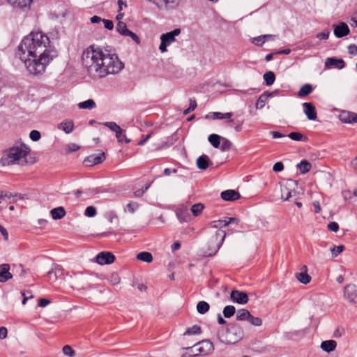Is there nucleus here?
Returning <instances> with one entry per match:
<instances>
[{"instance_id":"24","label":"nucleus","mask_w":357,"mask_h":357,"mask_svg":"<svg viewBox=\"0 0 357 357\" xmlns=\"http://www.w3.org/2000/svg\"><path fill=\"white\" fill-rule=\"evenodd\" d=\"M176 215L181 222H188L190 219V215L187 209L178 208L176 211Z\"/></svg>"},{"instance_id":"51","label":"nucleus","mask_w":357,"mask_h":357,"mask_svg":"<svg viewBox=\"0 0 357 357\" xmlns=\"http://www.w3.org/2000/svg\"><path fill=\"white\" fill-rule=\"evenodd\" d=\"M282 192V199L284 200H289L290 197H291L292 191L289 190L287 188H284L281 189Z\"/></svg>"},{"instance_id":"4","label":"nucleus","mask_w":357,"mask_h":357,"mask_svg":"<svg viewBox=\"0 0 357 357\" xmlns=\"http://www.w3.org/2000/svg\"><path fill=\"white\" fill-rule=\"evenodd\" d=\"M30 149L24 144L20 146H13L8 149L3 151L0 162L3 166L12 165L24 159L26 162V156L30 152Z\"/></svg>"},{"instance_id":"43","label":"nucleus","mask_w":357,"mask_h":357,"mask_svg":"<svg viewBox=\"0 0 357 357\" xmlns=\"http://www.w3.org/2000/svg\"><path fill=\"white\" fill-rule=\"evenodd\" d=\"M202 332L200 326L198 325H194L190 328H188L185 332L184 335H196L200 334Z\"/></svg>"},{"instance_id":"29","label":"nucleus","mask_w":357,"mask_h":357,"mask_svg":"<svg viewBox=\"0 0 357 357\" xmlns=\"http://www.w3.org/2000/svg\"><path fill=\"white\" fill-rule=\"evenodd\" d=\"M250 317V312L246 309L243 308L237 311L236 320L238 321H248Z\"/></svg>"},{"instance_id":"14","label":"nucleus","mask_w":357,"mask_h":357,"mask_svg":"<svg viewBox=\"0 0 357 357\" xmlns=\"http://www.w3.org/2000/svg\"><path fill=\"white\" fill-rule=\"evenodd\" d=\"M240 193L235 190H227L221 192V198L225 201L233 202L239 199Z\"/></svg>"},{"instance_id":"23","label":"nucleus","mask_w":357,"mask_h":357,"mask_svg":"<svg viewBox=\"0 0 357 357\" xmlns=\"http://www.w3.org/2000/svg\"><path fill=\"white\" fill-rule=\"evenodd\" d=\"M336 347L337 342L333 340L323 341L321 344V349L328 353L334 351Z\"/></svg>"},{"instance_id":"63","label":"nucleus","mask_w":357,"mask_h":357,"mask_svg":"<svg viewBox=\"0 0 357 357\" xmlns=\"http://www.w3.org/2000/svg\"><path fill=\"white\" fill-rule=\"evenodd\" d=\"M8 331L6 327H0V339L3 340L7 337Z\"/></svg>"},{"instance_id":"64","label":"nucleus","mask_w":357,"mask_h":357,"mask_svg":"<svg viewBox=\"0 0 357 357\" xmlns=\"http://www.w3.org/2000/svg\"><path fill=\"white\" fill-rule=\"evenodd\" d=\"M50 303V301L46 298H40L38 301V305L40 307H45Z\"/></svg>"},{"instance_id":"27","label":"nucleus","mask_w":357,"mask_h":357,"mask_svg":"<svg viewBox=\"0 0 357 357\" xmlns=\"http://www.w3.org/2000/svg\"><path fill=\"white\" fill-rule=\"evenodd\" d=\"M311 163L305 160H301V162L297 165V168L302 174L307 173L311 169Z\"/></svg>"},{"instance_id":"6","label":"nucleus","mask_w":357,"mask_h":357,"mask_svg":"<svg viewBox=\"0 0 357 357\" xmlns=\"http://www.w3.org/2000/svg\"><path fill=\"white\" fill-rule=\"evenodd\" d=\"M181 33L180 29H175L172 31L162 33L160 36V45L159 50L162 53L167 52V47L169 46L172 43L176 41V36H178Z\"/></svg>"},{"instance_id":"16","label":"nucleus","mask_w":357,"mask_h":357,"mask_svg":"<svg viewBox=\"0 0 357 357\" xmlns=\"http://www.w3.org/2000/svg\"><path fill=\"white\" fill-rule=\"evenodd\" d=\"M349 33V28L344 22H341L334 28V34L337 38H342Z\"/></svg>"},{"instance_id":"12","label":"nucleus","mask_w":357,"mask_h":357,"mask_svg":"<svg viewBox=\"0 0 357 357\" xmlns=\"http://www.w3.org/2000/svg\"><path fill=\"white\" fill-rule=\"evenodd\" d=\"M303 112L310 121H314L317 118L316 107L312 102L303 103Z\"/></svg>"},{"instance_id":"26","label":"nucleus","mask_w":357,"mask_h":357,"mask_svg":"<svg viewBox=\"0 0 357 357\" xmlns=\"http://www.w3.org/2000/svg\"><path fill=\"white\" fill-rule=\"evenodd\" d=\"M51 215L53 219L59 220L66 215V211L63 207L59 206L51 210Z\"/></svg>"},{"instance_id":"13","label":"nucleus","mask_w":357,"mask_h":357,"mask_svg":"<svg viewBox=\"0 0 357 357\" xmlns=\"http://www.w3.org/2000/svg\"><path fill=\"white\" fill-rule=\"evenodd\" d=\"M105 160V155L104 152H101L98 154H91L88 156L85 160L84 162L86 165H94L102 162Z\"/></svg>"},{"instance_id":"55","label":"nucleus","mask_w":357,"mask_h":357,"mask_svg":"<svg viewBox=\"0 0 357 357\" xmlns=\"http://www.w3.org/2000/svg\"><path fill=\"white\" fill-rule=\"evenodd\" d=\"M328 229L330 230V231H334V232H337L339 229V225L335 222H331L328 225Z\"/></svg>"},{"instance_id":"56","label":"nucleus","mask_w":357,"mask_h":357,"mask_svg":"<svg viewBox=\"0 0 357 357\" xmlns=\"http://www.w3.org/2000/svg\"><path fill=\"white\" fill-rule=\"evenodd\" d=\"M284 169V165L282 162H276L273 167V170L275 172H281Z\"/></svg>"},{"instance_id":"5","label":"nucleus","mask_w":357,"mask_h":357,"mask_svg":"<svg viewBox=\"0 0 357 357\" xmlns=\"http://www.w3.org/2000/svg\"><path fill=\"white\" fill-rule=\"evenodd\" d=\"M243 337V330L240 326L232 324L227 330L225 340H221L228 344H234Z\"/></svg>"},{"instance_id":"1","label":"nucleus","mask_w":357,"mask_h":357,"mask_svg":"<svg viewBox=\"0 0 357 357\" xmlns=\"http://www.w3.org/2000/svg\"><path fill=\"white\" fill-rule=\"evenodd\" d=\"M17 55L33 75H43L47 66L57 56L48 36L43 31H31L17 47Z\"/></svg>"},{"instance_id":"2","label":"nucleus","mask_w":357,"mask_h":357,"mask_svg":"<svg viewBox=\"0 0 357 357\" xmlns=\"http://www.w3.org/2000/svg\"><path fill=\"white\" fill-rule=\"evenodd\" d=\"M82 66L93 78H102L109 74H116L124 67V64L115 53L103 51L99 47L90 45L82 53Z\"/></svg>"},{"instance_id":"28","label":"nucleus","mask_w":357,"mask_h":357,"mask_svg":"<svg viewBox=\"0 0 357 357\" xmlns=\"http://www.w3.org/2000/svg\"><path fill=\"white\" fill-rule=\"evenodd\" d=\"M313 91L312 86L310 84H305L298 92L299 97H305L310 94Z\"/></svg>"},{"instance_id":"39","label":"nucleus","mask_w":357,"mask_h":357,"mask_svg":"<svg viewBox=\"0 0 357 357\" xmlns=\"http://www.w3.org/2000/svg\"><path fill=\"white\" fill-rule=\"evenodd\" d=\"M204 208V206L202 203H197L192 206L191 211L195 216H198L202 213Z\"/></svg>"},{"instance_id":"22","label":"nucleus","mask_w":357,"mask_h":357,"mask_svg":"<svg viewBox=\"0 0 357 357\" xmlns=\"http://www.w3.org/2000/svg\"><path fill=\"white\" fill-rule=\"evenodd\" d=\"M307 266L305 265L303 266L301 268V272L296 273V278L299 282L303 284H307L311 280V277L307 273Z\"/></svg>"},{"instance_id":"38","label":"nucleus","mask_w":357,"mask_h":357,"mask_svg":"<svg viewBox=\"0 0 357 357\" xmlns=\"http://www.w3.org/2000/svg\"><path fill=\"white\" fill-rule=\"evenodd\" d=\"M232 143L227 138L222 137L219 149L222 151H227L231 149Z\"/></svg>"},{"instance_id":"3","label":"nucleus","mask_w":357,"mask_h":357,"mask_svg":"<svg viewBox=\"0 0 357 357\" xmlns=\"http://www.w3.org/2000/svg\"><path fill=\"white\" fill-rule=\"evenodd\" d=\"M226 227L227 225L226 221H224V218L210 223V227L216 230L213 232L208 243V250L205 252L206 256H213L220 249L226 236V231L222 229Z\"/></svg>"},{"instance_id":"49","label":"nucleus","mask_w":357,"mask_h":357,"mask_svg":"<svg viewBox=\"0 0 357 357\" xmlns=\"http://www.w3.org/2000/svg\"><path fill=\"white\" fill-rule=\"evenodd\" d=\"M63 353L70 357H73L75 355V351L70 345H65L62 349Z\"/></svg>"},{"instance_id":"46","label":"nucleus","mask_w":357,"mask_h":357,"mask_svg":"<svg viewBox=\"0 0 357 357\" xmlns=\"http://www.w3.org/2000/svg\"><path fill=\"white\" fill-rule=\"evenodd\" d=\"M103 125L107 128H109L111 130L116 132L118 130H120L121 127L117 125L115 122H105Z\"/></svg>"},{"instance_id":"31","label":"nucleus","mask_w":357,"mask_h":357,"mask_svg":"<svg viewBox=\"0 0 357 357\" xmlns=\"http://www.w3.org/2000/svg\"><path fill=\"white\" fill-rule=\"evenodd\" d=\"M137 259L146 263H151L153 261V256L151 252L144 251L138 253L137 255Z\"/></svg>"},{"instance_id":"18","label":"nucleus","mask_w":357,"mask_h":357,"mask_svg":"<svg viewBox=\"0 0 357 357\" xmlns=\"http://www.w3.org/2000/svg\"><path fill=\"white\" fill-rule=\"evenodd\" d=\"M9 271V264H3L0 265V282H6L12 278L13 275Z\"/></svg>"},{"instance_id":"35","label":"nucleus","mask_w":357,"mask_h":357,"mask_svg":"<svg viewBox=\"0 0 357 357\" xmlns=\"http://www.w3.org/2000/svg\"><path fill=\"white\" fill-rule=\"evenodd\" d=\"M273 93L268 91L264 92L258 98L257 105H259L260 107H263L265 105V102L269 97H272Z\"/></svg>"},{"instance_id":"54","label":"nucleus","mask_w":357,"mask_h":357,"mask_svg":"<svg viewBox=\"0 0 357 357\" xmlns=\"http://www.w3.org/2000/svg\"><path fill=\"white\" fill-rule=\"evenodd\" d=\"M126 36H130L137 44L140 43V38H139V36L136 33L132 32L130 30L126 33Z\"/></svg>"},{"instance_id":"20","label":"nucleus","mask_w":357,"mask_h":357,"mask_svg":"<svg viewBox=\"0 0 357 357\" xmlns=\"http://www.w3.org/2000/svg\"><path fill=\"white\" fill-rule=\"evenodd\" d=\"M212 165L213 163L210 160L208 156L205 154L202 155L197 160V167L202 170L206 169L210 165Z\"/></svg>"},{"instance_id":"57","label":"nucleus","mask_w":357,"mask_h":357,"mask_svg":"<svg viewBox=\"0 0 357 357\" xmlns=\"http://www.w3.org/2000/svg\"><path fill=\"white\" fill-rule=\"evenodd\" d=\"M348 52L351 55L357 54V45L355 44H351L348 46Z\"/></svg>"},{"instance_id":"19","label":"nucleus","mask_w":357,"mask_h":357,"mask_svg":"<svg viewBox=\"0 0 357 357\" xmlns=\"http://www.w3.org/2000/svg\"><path fill=\"white\" fill-rule=\"evenodd\" d=\"M63 273L62 266L58 264H54L50 271L47 272V277L50 280H56Z\"/></svg>"},{"instance_id":"9","label":"nucleus","mask_w":357,"mask_h":357,"mask_svg":"<svg viewBox=\"0 0 357 357\" xmlns=\"http://www.w3.org/2000/svg\"><path fill=\"white\" fill-rule=\"evenodd\" d=\"M344 297L350 303H357V287L354 284H347L344 287Z\"/></svg>"},{"instance_id":"41","label":"nucleus","mask_w":357,"mask_h":357,"mask_svg":"<svg viewBox=\"0 0 357 357\" xmlns=\"http://www.w3.org/2000/svg\"><path fill=\"white\" fill-rule=\"evenodd\" d=\"M116 29V31L122 36H126V33L129 31L126 24L121 21L117 23Z\"/></svg>"},{"instance_id":"33","label":"nucleus","mask_w":357,"mask_h":357,"mask_svg":"<svg viewBox=\"0 0 357 357\" xmlns=\"http://www.w3.org/2000/svg\"><path fill=\"white\" fill-rule=\"evenodd\" d=\"M209 308L210 305L206 301H199L197 305V310L202 314L206 313L209 310Z\"/></svg>"},{"instance_id":"36","label":"nucleus","mask_w":357,"mask_h":357,"mask_svg":"<svg viewBox=\"0 0 357 357\" xmlns=\"http://www.w3.org/2000/svg\"><path fill=\"white\" fill-rule=\"evenodd\" d=\"M264 79L267 86L272 85L275 80V75L273 72L268 71L264 75Z\"/></svg>"},{"instance_id":"30","label":"nucleus","mask_w":357,"mask_h":357,"mask_svg":"<svg viewBox=\"0 0 357 357\" xmlns=\"http://www.w3.org/2000/svg\"><path fill=\"white\" fill-rule=\"evenodd\" d=\"M222 137L217 134H211L208 137V142L211 144L216 149H218L220 146Z\"/></svg>"},{"instance_id":"47","label":"nucleus","mask_w":357,"mask_h":357,"mask_svg":"<svg viewBox=\"0 0 357 357\" xmlns=\"http://www.w3.org/2000/svg\"><path fill=\"white\" fill-rule=\"evenodd\" d=\"M97 213L96 209L94 206H90L86 207L84 215L87 217L92 218L94 217Z\"/></svg>"},{"instance_id":"21","label":"nucleus","mask_w":357,"mask_h":357,"mask_svg":"<svg viewBox=\"0 0 357 357\" xmlns=\"http://www.w3.org/2000/svg\"><path fill=\"white\" fill-rule=\"evenodd\" d=\"M7 1L15 8L24 9L29 8L33 0H7Z\"/></svg>"},{"instance_id":"40","label":"nucleus","mask_w":357,"mask_h":357,"mask_svg":"<svg viewBox=\"0 0 357 357\" xmlns=\"http://www.w3.org/2000/svg\"><path fill=\"white\" fill-rule=\"evenodd\" d=\"M223 314L226 318L231 317L236 312V308L233 305H227L223 309Z\"/></svg>"},{"instance_id":"7","label":"nucleus","mask_w":357,"mask_h":357,"mask_svg":"<svg viewBox=\"0 0 357 357\" xmlns=\"http://www.w3.org/2000/svg\"><path fill=\"white\" fill-rule=\"evenodd\" d=\"M193 347L196 351H197V353L190 354V357H195L197 356H207L212 354L214 351V346L213 342L208 340H202L195 344Z\"/></svg>"},{"instance_id":"48","label":"nucleus","mask_w":357,"mask_h":357,"mask_svg":"<svg viewBox=\"0 0 357 357\" xmlns=\"http://www.w3.org/2000/svg\"><path fill=\"white\" fill-rule=\"evenodd\" d=\"M109 280L111 284L113 285L118 284L121 281V278L117 273H112L110 275Z\"/></svg>"},{"instance_id":"32","label":"nucleus","mask_w":357,"mask_h":357,"mask_svg":"<svg viewBox=\"0 0 357 357\" xmlns=\"http://www.w3.org/2000/svg\"><path fill=\"white\" fill-rule=\"evenodd\" d=\"M290 139L294 141L307 142L308 137L301 132H292L287 135Z\"/></svg>"},{"instance_id":"60","label":"nucleus","mask_w":357,"mask_h":357,"mask_svg":"<svg viewBox=\"0 0 357 357\" xmlns=\"http://www.w3.org/2000/svg\"><path fill=\"white\" fill-rule=\"evenodd\" d=\"M153 132L148 133L146 135L143 136V138L138 142L139 146H143L151 137Z\"/></svg>"},{"instance_id":"45","label":"nucleus","mask_w":357,"mask_h":357,"mask_svg":"<svg viewBox=\"0 0 357 357\" xmlns=\"http://www.w3.org/2000/svg\"><path fill=\"white\" fill-rule=\"evenodd\" d=\"M223 117V113L219 112H210L206 116V119H222Z\"/></svg>"},{"instance_id":"59","label":"nucleus","mask_w":357,"mask_h":357,"mask_svg":"<svg viewBox=\"0 0 357 357\" xmlns=\"http://www.w3.org/2000/svg\"><path fill=\"white\" fill-rule=\"evenodd\" d=\"M105 27L108 30H112L114 28V24L112 20H102Z\"/></svg>"},{"instance_id":"34","label":"nucleus","mask_w":357,"mask_h":357,"mask_svg":"<svg viewBox=\"0 0 357 357\" xmlns=\"http://www.w3.org/2000/svg\"><path fill=\"white\" fill-rule=\"evenodd\" d=\"M78 106L81 109H92L96 107V105L93 100L89 99L87 100L79 102Z\"/></svg>"},{"instance_id":"25","label":"nucleus","mask_w":357,"mask_h":357,"mask_svg":"<svg viewBox=\"0 0 357 357\" xmlns=\"http://www.w3.org/2000/svg\"><path fill=\"white\" fill-rule=\"evenodd\" d=\"M58 128L63 130L66 133H70L74 128V123L73 121H64L59 123Z\"/></svg>"},{"instance_id":"58","label":"nucleus","mask_w":357,"mask_h":357,"mask_svg":"<svg viewBox=\"0 0 357 357\" xmlns=\"http://www.w3.org/2000/svg\"><path fill=\"white\" fill-rule=\"evenodd\" d=\"M11 192L8 191L0 190V199L3 198H11L15 197Z\"/></svg>"},{"instance_id":"37","label":"nucleus","mask_w":357,"mask_h":357,"mask_svg":"<svg viewBox=\"0 0 357 357\" xmlns=\"http://www.w3.org/2000/svg\"><path fill=\"white\" fill-rule=\"evenodd\" d=\"M266 37H274L273 35H262L252 38V43L257 46H262L266 42Z\"/></svg>"},{"instance_id":"53","label":"nucleus","mask_w":357,"mask_h":357,"mask_svg":"<svg viewBox=\"0 0 357 357\" xmlns=\"http://www.w3.org/2000/svg\"><path fill=\"white\" fill-rule=\"evenodd\" d=\"M29 137L31 140L36 142L40 139L41 135L39 131L33 130L31 131V132L29 134Z\"/></svg>"},{"instance_id":"50","label":"nucleus","mask_w":357,"mask_h":357,"mask_svg":"<svg viewBox=\"0 0 357 357\" xmlns=\"http://www.w3.org/2000/svg\"><path fill=\"white\" fill-rule=\"evenodd\" d=\"M248 321L253 326H260L262 324V319L259 317H255L251 314Z\"/></svg>"},{"instance_id":"10","label":"nucleus","mask_w":357,"mask_h":357,"mask_svg":"<svg viewBox=\"0 0 357 357\" xmlns=\"http://www.w3.org/2000/svg\"><path fill=\"white\" fill-rule=\"evenodd\" d=\"M96 262L99 264H111L115 260V256L110 252H101L96 256Z\"/></svg>"},{"instance_id":"42","label":"nucleus","mask_w":357,"mask_h":357,"mask_svg":"<svg viewBox=\"0 0 357 357\" xmlns=\"http://www.w3.org/2000/svg\"><path fill=\"white\" fill-rule=\"evenodd\" d=\"M116 137L119 142H125L126 143H129L130 142V139L126 137V131L121 128L116 132Z\"/></svg>"},{"instance_id":"17","label":"nucleus","mask_w":357,"mask_h":357,"mask_svg":"<svg viewBox=\"0 0 357 357\" xmlns=\"http://www.w3.org/2000/svg\"><path fill=\"white\" fill-rule=\"evenodd\" d=\"M340 119L342 122L346 123H353L357 122V114L344 111L340 115Z\"/></svg>"},{"instance_id":"8","label":"nucleus","mask_w":357,"mask_h":357,"mask_svg":"<svg viewBox=\"0 0 357 357\" xmlns=\"http://www.w3.org/2000/svg\"><path fill=\"white\" fill-rule=\"evenodd\" d=\"M159 8L174 9L178 6L181 0H149Z\"/></svg>"},{"instance_id":"61","label":"nucleus","mask_w":357,"mask_h":357,"mask_svg":"<svg viewBox=\"0 0 357 357\" xmlns=\"http://www.w3.org/2000/svg\"><path fill=\"white\" fill-rule=\"evenodd\" d=\"M329 36V32H321L317 34L316 37L320 40H327Z\"/></svg>"},{"instance_id":"62","label":"nucleus","mask_w":357,"mask_h":357,"mask_svg":"<svg viewBox=\"0 0 357 357\" xmlns=\"http://www.w3.org/2000/svg\"><path fill=\"white\" fill-rule=\"evenodd\" d=\"M138 204L136 203L130 202L127 204L126 207L128 211L131 213H134L136 208H137Z\"/></svg>"},{"instance_id":"15","label":"nucleus","mask_w":357,"mask_h":357,"mask_svg":"<svg viewBox=\"0 0 357 357\" xmlns=\"http://www.w3.org/2000/svg\"><path fill=\"white\" fill-rule=\"evenodd\" d=\"M345 66V63L342 59H336L334 57L328 58L325 61V67L331 68L334 67L337 69H342Z\"/></svg>"},{"instance_id":"44","label":"nucleus","mask_w":357,"mask_h":357,"mask_svg":"<svg viewBox=\"0 0 357 357\" xmlns=\"http://www.w3.org/2000/svg\"><path fill=\"white\" fill-rule=\"evenodd\" d=\"M344 250V246L342 245H334L331 248V252L333 256L336 257L340 255Z\"/></svg>"},{"instance_id":"52","label":"nucleus","mask_w":357,"mask_h":357,"mask_svg":"<svg viewBox=\"0 0 357 357\" xmlns=\"http://www.w3.org/2000/svg\"><path fill=\"white\" fill-rule=\"evenodd\" d=\"M224 221L227 222V227L229 226V225H238L239 224V219L236 218H230V217H225Z\"/></svg>"},{"instance_id":"11","label":"nucleus","mask_w":357,"mask_h":357,"mask_svg":"<svg viewBox=\"0 0 357 357\" xmlns=\"http://www.w3.org/2000/svg\"><path fill=\"white\" fill-rule=\"evenodd\" d=\"M231 299L233 302L239 304H246L248 302V296L245 292L233 290L231 292Z\"/></svg>"}]
</instances>
